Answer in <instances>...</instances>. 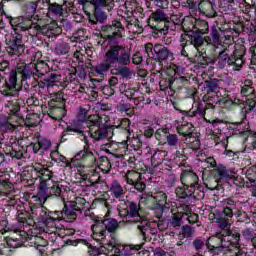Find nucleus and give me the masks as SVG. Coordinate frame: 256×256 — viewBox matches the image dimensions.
Here are the masks:
<instances>
[{
    "label": "nucleus",
    "instance_id": "nucleus-1",
    "mask_svg": "<svg viewBox=\"0 0 256 256\" xmlns=\"http://www.w3.org/2000/svg\"><path fill=\"white\" fill-rule=\"evenodd\" d=\"M123 31H125V27L119 20H113L111 24L101 27L100 37L104 39L102 45H105V41H108L109 46L105 52L104 61L93 67V71L99 77H105L110 71L115 77L131 79L133 77V71L129 68L131 61L134 65L143 63L141 52H136L131 56V51L117 43V39L123 37Z\"/></svg>",
    "mask_w": 256,
    "mask_h": 256
},
{
    "label": "nucleus",
    "instance_id": "nucleus-2",
    "mask_svg": "<svg viewBox=\"0 0 256 256\" xmlns=\"http://www.w3.org/2000/svg\"><path fill=\"white\" fill-rule=\"evenodd\" d=\"M184 27L187 30L182 33L179 38L178 55L191 61V49H195L198 54L195 55L194 61L201 67L209 65L207 52H205V43L210 49H221V28L213 26L209 34V22L200 18H187L184 22Z\"/></svg>",
    "mask_w": 256,
    "mask_h": 256
},
{
    "label": "nucleus",
    "instance_id": "nucleus-3",
    "mask_svg": "<svg viewBox=\"0 0 256 256\" xmlns=\"http://www.w3.org/2000/svg\"><path fill=\"white\" fill-rule=\"evenodd\" d=\"M46 199H41L39 196H32L29 201L30 210L32 215L38 214L39 223H43L45 227L52 229L49 233L51 235L52 243H57L61 237L57 236V231L63 227L61 222L73 223L77 219V213H82L81 208L77 205V202H68L64 204L62 210H50L43 206Z\"/></svg>",
    "mask_w": 256,
    "mask_h": 256
},
{
    "label": "nucleus",
    "instance_id": "nucleus-4",
    "mask_svg": "<svg viewBox=\"0 0 256 256\" xmlns=\"http://www.w3.org/2000/svg\"><path fill=\"white\" fill-rule=\"evenodd\" d=\"M33 72L28 66L18 67L10 71L7 78L4 79V82H0V93L3 97V100L6 101L5 107L9 111V115L13 117H19L22 119L19 113L21 112V107L25 105L23 99H19V93L23 91H29L31 85V77Z\"/></svg>",
    "mask_w": 256,
    "mask_h": 256
},
{
    "label": "nucleus",
    "instance_id": "nucleus-5",
    "mask_svg": "<svg viewBox=\"0 0 256 256\" xmlns=\"http://www.w3.org/2000/svg\"><path fill=\"white\" fill-rule=\"evenodd\" d=\"M120 217L125 219L128 225H137L143 239H147V231L150 229L149 218L143 213L141 205L135 201L122 200L118 208Z\"/></svg>",
    "mask_w": 256,
    "mask_h": 256
},
{
    "label": "nucleus",
    "instance_id": "nucleus-6",
    "mask_svg": "<svg viewBox=\"0 0 256 256\" xmlns=\"http://www.w3.org/2000/svg\"><path fill=\"white\" fill-rule=\"evenodd\" d=\"M51 149V140L39 136L36 142H31L26 146V150L23 146L14 143L6 146L4 153L7 157H11L12 159H27L31 155H40L43 157L45 155V151H49Z\"/></svg>",
    "mask_w": 256,
    "mask_h": 256
},
{
    "label": "nucleus",
    "instance_id": "nucleus-7",
    "mask_svg": "<svg viewBox=\"0 0 256 256\" xmlns=\"http://www.w3.org/2000/svg\"><path fill=\"white\" fill-rule=\"evenodd\" d=\"M50 170L45 168L43 164L36 163L32 166L26 167L21 175L22 183H26V185H35L37 181H39L38 192L33 197H39L40 199H46L47 195L45 191H47V181H49Z\"/></svg>",
    "mask_w": 256,
    "mask_h": 256
},
{
    "label": "nucleus",
    "instance_id": "nucleus-8",
    "mask_svg": "<svg viewBox=\"0 0 256 256\" xmlns=\"http://www.w3.org/2000/svg\"><path fill=\"white\" fill-rule=\"evenodd\" d=\"M77 119L79 123H83V125L88 128L86 132L92 141L97 142L107 139L111 127L106 123H103V119L98 115L89 116L87 109L80 108Z\"/></svg>",
    "mask_w": 256,
    "mask_h": 256
},
{
    "label": "nucleus",
    "instance_id": "nucleus-9",
    "mask_svg": "<svg viewBox=\"0 0 256 256\" xmlns=\"http://www.w3.org/2000/svg\"><path fill=\"white\" fill-rule=\"evenodd\" d=\"M185 69L181 66L172 64L166 69L160 79V89H170L171 91H181L183 87H187L191 83V79L183 76Z\"/></svg>",
    "mask_w": 256,
    "mask_h": 256
},
{
    "label": "nucleus",
    "instance_id": "nucleus-10",
    "mask_svg": "<svg viewBox=\"0 0 256 256\" xmlns=\"http://www.w3.org/2000/svg\"><path fill=\"white\" fill-rule=\"evenodd\" d=\"M48 101L40 106L43 113H47L50 119L61 121L67 115V99L65 94L58 91L47 96ZM48 105V106H47Z\"/></svg>",
    "mask_w": 256,
    "mask_h": 256
},
{
    "label": "nucleus",
    "instance_id": "nucleus-11",
    "mask_svg": "<svg viewBox=\"0 0 256 256\" xmlns=\"http://www.w3.org/2000/svg\"><path fill=\"white\" fill-rule=\"evenodd\" d=\"M145 53L147 55V63L151 61H155V63H159V65H164V67H167L169 63H173L175 61V54L169 47L163 45V44H155L153 43H147L145 45Z\"/></svg>",
    "mask_w": 256,
    "mask_h": 256
},
{
    "label": "nucleus",
    "instance_id": "nucleus-12",
    "mask_svg": "<svg viewBox=\"0 0 256 256\" xmlns=\"http://www.w3.org/2000/svg\"><path fill=\"white\" fill-rule=\"evenodd\" d=\"M94 203H99L103 207L107 209V212L103 218H96L102 227L106 230L109 238L111 239V243L113 245H119V239L117 238V231H119V221L115 218H111V209H113V205L109 203V200L105 198H97Z\"/></svg>",
    "mask_w": 256,
    "mask_h": 256
},
{
    "label": "nucleus",
    "instance_id": "nucleus-13",
    "mask_svg": "<svg viewBox=\"0 0 256 256\" xmlns=\"http://www.w3.org/2000/svg\"><path fill=\"white\" fill-rule=\"evenodd\" d=\"M164 8H158L152 11L147 23L153 30L154 37H161V35H167L169 33V27H173V23L169 22V15L163 10Z\"/></svg>",
    "mask_w": 256,
    "mask_h": 256
},
{
    "label": "nucleus",
    "instance_id": "nucleus-14",
    "mask_svg": "<svg viewBox=\"0 0 256 256\" xmlns=\"http://www.w3.org/2000/svg\"><path fill=\"white\" fill-rule=\"evenodd\" d=\"M212 176L215 181L214 186L206 185L208 189L211 191L215 190L219 191L221 189H229L233 187L232 183H235V175H233V171L231 169H227V167L223 164H219L216 168L212 171Z\"/></svg>",
    "mask_w": 256,
    "mask_h": 256
},
{
    "label": "nucleus",
    "instance_id": "nucleus-15",
    "mask_svg": "<svg viewBox=\"0 0 256 256\" xmlns=\"http://www.w3.org/2000/svg\"><path fill=\"white\" fill-rule=\"evenodd\" d=\"M107 0H89L85 7H82L85 15L88 17L89 23L97 25L107 21V13L101 7H107Z\"/></svg>",
    "mask_w": 256,
    "mask_h": 256
},
{
    "label": "nucleus",
    "instance_id": "nucleus-16",
    "mask_svg": "<svg viewBox=\"0 0 256 256\" xmlns=\"http://www.w3.org/2000/svg\"><path fill=\"white\" fill-rule=\"evenodd\" d=\"M167 198V193L159 191L148 196L145 203L151 211H154L155 217H163V214L171 209V203H173L168 201Z\"/></svg>",
    "mask_w": 256,
    "mask_h": 256
},
{
    "label": "nucleus",
    "instance_id": "nucleus-17",
    "mask_svg": "<svg viewBox=\"0 0 256 256\" xmlns=\"http://www.w3.org/2000/svg\"><path fill=\"white\" fill-rule=\"evenodd\" d=\"M72 163L81 172L97 168V158L91 149H89V146H84L83 150L76 153L72 158Z\"/></svg>",
    "mask_w": 256,
    "mask_h": 256
},
{
    "label": "nucleus",
    "instance_id": "nucleus-18",
    "mask_svg": "<svg viewBox=\"0 0 256 256\" xmlns=\"http://www.w3.org/2000/svg\"><path fill=\"white\" fill-rule=\"evenodd\" d=\"M199 102L192 107L189 111H186V117H200V119H204L206 123H210L213 127H217V125L223 123V120L216 118V119H207L205 115H207L208 109L215 111L216 106L212 102Z\"/></svg>",
    "mask_w": 256,
    "mask_h": 256
},
{
    "label": "nucleus",
    "instance_id": "nucleus-19",
    "mask_svg": "<svg viewBox=\"0 0 256 256\" xmlns=\"http://www.w3.org/2000/svg\"><path fill=\"white\" fill-rule=\"evenodd\" d=\"M92 239L101 245L106 251H113L119 244H113L111 238L107 237V230L99 223L97 219L94 220V224L91 226Z\"/></svg>",
    "mask_w": 256,
    "mask_h": 256
},
{
    "label": "nucleus",
    "instance_id": "nucleus-20",
    "mask_svg": "<svg viewBox=\"0 0 256 256\" xmlns=\"http://www.w3.org/2000/svg\"><path fill=\"white\" fill-rule=\"evenodd\" d=\"M170 219L168 222L169 227H173V229H179L181 225H183V219H185V215H189L191 213V206L187 204H179L177 202L171 203L170 206Z\"/></svg>",
    "mask_w": 256,
    "mask_h": 256
},
{
    "label": "nucleus",
    "instance_id": "nucleus-21",
    "mask_svg": "<svg viewBox=\"0 0 256 256\" xmlns=\"http://www.w3.org/2000/svg\"><path fill=\"white\" fill-rule=\"evenodd\" d=\"M6 51L10 57H21L25 53V43H23V34L12 33L5 40Z\"/></svg>",
    "mask_w": 256,
    "mask_h": 256
},
{
    "label": "nucleus",
    "instance_id": "nucleus-22",
    "mask_svg": "<svg viewBox=\"0 0 256 256\" xmlns=\"http://www.w3.org/2000/svg\"><path fill=\"white\" fill-rule=\"evenodd\" d=\"M241 96L246 97V100H243L245 105L244 112L246 114L251 113L256 106V94L255 88L253 87V80L246 79L241 86Z\"/></svg>",
    "mask_w": 256,
    "mask_h": 256
},
{
    "label": "nucleus",
    "instance_id": "nucleus-23",
    "mask_svg": "<svg viewBox=\"0 0 256 256\" xmlns=\"http://www.w3.org/2000/svg\"><path fill=\"white\" fill-rule=\"evenodd\" d=\"M14 193L15 186H13L10 179L4 178L0 181V205H4L5 207L14 205L16 203L15 198H13Z\"/></svg>",
    "mask_w": 256,
    "mask_h": 256
},
{
    "label": "nucleus",
    "instance_id": "nucleus-24",
    "mask_svg": "<svg viewBox=\"0 0 256 256\" xmlns=\"http://www.w3.org/2000/svg\"><path fill=\"white\" fill-rule=\"evenodd\" d=\"M48 3V8H47V17H67L73 11L74 6L73 2H67V0H64L63 5L54 2L51 3V0H46Z\"/></svg>",
    "mask_w": 256,
    "mask_h": 256
},
{
    "label": "nucleus",
    "instance_id": "nucleus-25",
    "mask_svg": "<svg viewBox=\"0 0 256 256\" xmlns=\"http://www.w3.org/2000/svg\"><path fill=\"white\" fill-rule=\"evenodd\" d=\"M125 180L128 185H131V193H143L144 189L147 188L145 182H143V176L141 173L130 170L125 174Z\"/></svg>",
    "mask_w": 256,
    "mask_h": 256
},
{
    "label": "nucleus",
    "instance_id": "nucleus-26",
    "mask_svg": "<svg viewBox=\"0 0 256 256\" xmlns=\"http://www.w3.org/2000/svg\"><path fill=\"white\" fill-rule=\"evenodd\" d=\"M214 105L217 107V105H221L222 107H226L229 111H233L235 107H239V105H245V102L239 98H237V95L231 91H225L222 98H215Z\"/></svg>",
    "mask_w": 256,
    "mask_h": 256
},
{
    "label": "nucleus",
    "instance_id": "nucleus-27",
    "mask_svg": "<svg viewBox=\"0 0 256 256\" xmlns=\"http://www.w3.org/2000/svg\"><path fill=\"white\" fill-rule=\"evenodd\" d=\"M218 237H222L226 247H241L239 245V241H241V231L239 228L233 229H221V231L217 232Z\"/></svg>",
    "mask_w": 256,
    "mask_h": 256
},
{
    "label": "nucleus",
    "instance_id": "nucleus-28",
    "mask_svg": "<svg viewBox=\"0 0 256 256\" xmlns=\"http://www.w3.org/2000/svg\"><path fill=\"white\" fill-rule=\"evenodd\" d=\"M219 85H221L219 79L206 80L204 87L206 94L202 97V101L210 102L215 105V101L219 97Z\"/></svg>",
    "mask_w": 256,
    "mask_h": 256
},
{
    "label": "nucleus",
    "instance_id": "nucleus-29",
    "mask_svg": "<svg viewBox=\"0 0 256 256\" xmlns=\"http://www.w3.org/2000/svg\"><path fill=\"white\" fill-rule=\"evenodd\" d=\"M70 135H74L75 137H78L80 141H83L85 143L84 147H89L91 145V142L89 141V136H87V131H83L79 127L75 126H67L66 129L63 130L60 138V143H65V141H68Z\"/></svg>",
    "mask_w": 256,
    "mask_h": 256
},
{
    "label": "nucleus",
    "instance_id": "nucleus-30",
    "mask_svg": "<svg viewBox=\"0 0 256 256\" xmlns=\"http://www.w3.org/2000/svg\"><path fill=\"white\" fill-rule=\"evenodd\" d=\"M29 239H31V237H29L27 231L16 228L11 237L7 240V245L12 249H19V247H23Z\"/></svg>",
    "mask_w": 256,
    "mask_h": 256
},
{
    "label": "nucleus",
    "instance_id": "nucleus-31",
    "mask_svg": "<svg viewBox=\"0 0 256 256\" xmlns=\"http://www.w3.org/2000/svg\"><path fill=\"white\" fill-rule=\"evenodd\" d=\"M198 12L204 17L213 19V17H217V4L213 0H201L198 3Z\"/></svg>",
    "mask_w": 256,
    "mask_h": 256
},
{
    "label": "nucleus",
    "instance_id": "nucleus-32",
    "mask_svg": "<svg viewBox=\"0 0 256 256\" xmlns=\"http://www.w3.org/2000/svg\"><path fill=\"white\" fill-rule=\"evenodd\" d=\"M144 245L145 243L126 244L122 247V250H119V252L124 256H148L149 251L143 248Z\"/></svg>",
    "mask_w": 256,
    "mask_h": 256
},
{
    "label": "nucleus",
    "instance_id": "nucleus-33",
    "mask_svg": "<svg viewBox=\"0 0 256 256\" xmlns=\"http://www.w3.org/2000/svg\"><path fill=\"white\" fill-rule=\"evenodd\" d=\"M65 245H72V247H77V245H85L88 248V253L90 256H99L103 255V247L97 248L96 246L91 245L86 239H68L64 240Z\"/></svg>",
    "mask_w": 256,
    "mask_h": 256
},
{
    "label": "nucleus",
    "instance_id": "nucleus-34",
    "mask_svg": "<svg viewBox=\"0 0 256 256\" xmlns=\"http://www.w3.org/2000/svg\"><path fill=\"white\" fill-rule=\"evenodd\" d=\"M85 79L87 77V73L85 70L81 68L71 67L67 71L66 79L63 80L62 89H67L71 83L77 81V78Z\"/></svg>",
    "mask_w": 256,
    "mask_h": 256
},
{
    "label": "nucleus",
    "instance_id": "nucleus-35",
    "mask_svg": "<svg viewBox=\"0 0 256 256\" xmlns=\"http://www.w3.org/2000/svg\"><path fill=\"white\" fill-rule=\"evenodd\" d=\"M82 179L85 181L88 187H96L98 183H101V174L97 171V168H90L81 172Z\"/></svg>",
    "mask_w": 256,
    "mask_h": 256
},
{
    "label": "nucleus",
    "instance_id": "nucleus-36",
    "mask_svg": "<svg viewBox=\"0 0 256 256\" xmlns=\"http://www.w3.org/2000/svg\"><path fill=\"white\" fill-rule=\"evenodd\" d=\"M18 67H29L30 71L32 72V76L30 77V80L36 79V77H38V79H39V78L45 76V74L48 73V71H49V65L47 63H45L44 61H39L36 64L32 65V67H34L36 73L33 72V68L31 67V65L18 64L15 69H17Z\"/></svg>",
    "mask_w": 256,
    "mask_h": 256
},
{
    "label": "nucleus",
    "instance_id": "nucleus-37",
    "mask_svg": "<svg viewBox=\"0 0 256 256\" xmlns=\"http://www.w3.org/2000/svg\"><path fill=\"white\" fill-rule=\"evenodd\" d=\"M49 177V180H46V200L49 199V197H61L63 188L59 186V183L53 181V172H51V170Z\"/></svg>",
    "mask_w": 256,
    "mask_h": 256
},
{
    "label": "nucleus",
    "instance_id": "nucleus-38",
    "mask_svg": "<svg viewBox=\"0 0 256 256\" xmlns=\"http://www.w3.org/2000/svg\"><path fill=\"white\" fill-rule=\"evenodd\" d=\"M245 48L235 49L231 55L230 66L234 71H241L243 69V63H245Z\"/></svg>",
    "mask_w": 256,
    "mask_h": 256
},
{
    "label": "nucleus",
    "instance_id": "nucleus-39",
    "mask_svg": "<svg viewBox=\"0 0 256 256\" xmlns=\"http://www.w3.org/2000/svg\"><path fill=\"white\" fill-rule=\"evenodd\" d=\"M37 2H28L22 6V13L25 20L27 21H41L39 15H35L37 13Z\"/></svg>",
    "mask_w": 256,
    "mask_h": 256
},
{
    "label": "nucleus",
    "instance_id": "nucleus-40",
    "mask_svg": "<svg viewBox=\"0 0 256 256\" xmlns=\"http://www.w3.org/2000/svg\"><path fill=\"white\" fill-rule=\"evenodd\" d=\"M61 33H63V29L56 22L42 25V35L48 37L51 41H55Z\"/></svg>",
    "mask_w": 256,
    "mask_h": 256
},
{
    "label": "nucleus",
    "instance_id": "nucleus-41",
    "mask_svg": "<svg viewBox=\"0 0 256 256\" xmlns=\"http://www.w3.org/2000/svg\"><path fill=\"white\" fill-rule=\"evenodd\" d=\"M180 181L184 187L191 189L194 185H197L199 176L193 170H183L180 175Z\"/></svg>",
    "mask_w": 256,
    "mask_h": 256
},
{
    "label": "nucleus",
    "instance_id": "nucleus-42",
    "mask_svg": "<svg viewBox=\"0 0 256 256\" xmlns=\"http://www.w3.org/2000/svg\"><path fill=\"white\" fill-rule=\"evenodd\" d=\"M226 127L228 131H232V135H238V137H243L247 129H251L249 123H246L245 121L226 122Z\"/></svg>",
    "mask_w": 256,
    "mask_h": 256
},
{
    "label": "nucleus",
    "instance_id": "nucleus-43",
    "mask_svg": "<svg viewBox=\"0 0 256 256\" xmlns=\"http://www.w3.org/2000/svg\"><path fill=\"white\" fill-rule=\"evenodd\" d=\"M110 129L108 130L112 132V135H115V129H120L122 133H125L127 137L131 135V120L129 118H120L117 121V124L114 126H109Z\"/></svg>",
    "mask_w": 256,
    "mask_h": 256
},
{
    "label": "nucleus",
    "instance_id": "nucleus-44",
    "mask_svg": "<svg viewBox=\"0 0 256 256\" xmlns=\"http://www.w3.org/2000/svg\"><path fill=\"white\" fill-rule=\"evenodd\" d=\"M16 219L22 227H33L35 225V220L31 213L26 210H18L16 214Z\"/></svg>",
    "mask_w": 256,
    "mask_h": 256
},
{
    "label": "nucleus",
    "instance_id": "nucleus-45",
    "mask_svg": "<svg viewBox=\"0 0 256 256\" xmlns=\"http://www.w3.org/2000/svg\"><path fill=\"white\" fill-rule=\"evenodd\" d=\"M22 31H28V35L39 39V35H43V25L39 24V21H27L26 26Z\"/></svg>",
    "mask_w": 256,
    "mask_h": 256
},
{
    "label": "nucleus",
    "instance_id": "nucleus-46",
    "mask_svg": "<svg viewBox=\"0 0 256 256\" xmlns=\"http://www.w3.org/2000/svg\"><path fill=\"white\" fill-rule=\"evenodd\" d=\"M242 139L246 149H249V151L256 150V132L255 131L251 130V128H248L244 132Z\"/></svg>",
    "mask_w": 256,
    "mask_h": 256
},
{
    "label": "nucleus",
    "instance_id": "nucleus-47",
    "mask_svg": "<svg viewBox=\"0 0 256 256\" xmlns=\"http://www.w3.org/2000/svg\"><path fill=\"white\" fill-rule=\"evenodd\" d=\"M51 161L60 165V167H73V160H67V157L59 153V150H54L50 153Z\"/></svg>",
    "mask_w": 256,
    "mask_h": 256
},
{
    "label": "nucleus",
    "instance_id": "nucleus-48",
    "mask_svg": "<svg viewBox=\"0 0 256 256\" xmlns=\"http://www.w3.org/2000/svg\"><path fill=\"white\" fill-rule=\"evenodd\" d=\"M7 18L10 21V25L12 27V29H14V33H19V31H23L24 29H27V20L25 19V17L23 16H19V17H9L7 16Z\"/></svg>",
    "mask_w": 256,
    "mask_h": 256
},
{
    "label": "nucleus",
    "instance_id": "nucleus-49",
    "mask_svg": "<svg viewBox=\"0 0 256 256\" xmlns=\"http://www.w3.org/2000/svg\"><path fill=\"white\" fill-rule=\"evenodd\" d=\"M229 50L225 48V46L220 47L219 49L214 50V48L210 49V55H218V62L225 65L226 63L230 65L231 55L227 53Z\"/></svg>",
    "mask_w": 256,
    "mask_h": 256
},
{
    "label": "nucleus",
    "instance_id": "nucleus-50",
    "mask_svg": "<svg viewBox=\"0 0 256 256\" xmlns=\"http://www.w3.org/2000/svg\"><path fill=\"white\" fill-rule=\"evenodd\" d=\"M118 113H121L122 115H126V117H133L135 115V108L131 103L125 102L124 100H121L116 107Z\"/></svg>",
    "mask_w": 256,
    "mask_h": 256
},
{
    "label": "nucleus",
    "instance_id": "nucleus-51",
    "mask_svg": "<svg viewBox=\"0 0 256 256\" xmlns=\"http://www.w3.org/2000/svg\"><path fill=\"white\" fill-rule=\"evenodd\" d=\"M206 246L209 251H213L220 247H227V244L224 242L223 237H219L216 232V236H212L207 240Z\"/></svg>",
    "mask_w": 256,
    "mask_h": 256
},
{
    "label": "nucleus",
    "instance_id": "nucleus-52",
    "mask_svg": "<svg viewBox=\"0 0 256 256\" xmlns=\"http://www.w3.org/2000/svg\"><path fill=\"white\" fill-rule=\"evenodd\" d=\"M109 193L113 199H121L125 195V190H123V186L119 181L114 180L110 184Z\"/></svg>",
    "mask_w": 256,
    "mask_h": 256
},
{
    "label": "nucleus",
    "instance_id": "nucleus-53",
    "mask_svg": "<svg viewBox=\"0 0 256 256\" xmlns=\"http://www.w3.org/2000/svg\"><path fill=\"white\" fill-rule=\"evenodd\" d=\"M168 152L166 150H155L151 155L150 162L152 167H159L165 158L167 157Z\"/></svg>",
    "mask_w": 256,
    "mask_h": 256
},
{
    "label": "nucleus",
    "instance_id": "nucleus-54",
    "mask_svg": "<svg viewBox=\"0 0 256 256\" xmlns=\"http://www.w3.org/2000/svg\"><path fill=\"white\" fill-rule=\"evenodd\" d=\"M187 155L189 154L184 149L182 151L177 150L173 158V163L178 167H187V159H189Z\"/></svg>",
    "mask_w": 256,
    "mask_h": 256
},
{
    "label": "nucleus",
    "instance_id": "nucleus-55",
    "mask_svg": "<svg viewBox=\"0 0 256 256\" xmlns=\"http://www.w3.org/2000/svg\"><path fill=\"white\" fill-rule=\"evenodd\" d=\"M188 143L186 144V147L183 148L184 153H197L199 151V148L201 147V141L198 138H195L191 136V138H188Z\"/></svg>",
    "mask_w": 256,
    "mask_h": 256
},
{
    "label": "nucleus",
    "instance_id": "nucleus-56",
    "mask_svg": "<svg viewBox=\"0 0 256 256\" xmlns=\"http://www.w3.org/2000/svg\"><path fill=\"white\" fill-rule=\"evenodd\" d=\"M187 19H195V17L186 16L183 20L177 15H172L171 17H169V23H172V26H169L170 31H173V29H175V25H182V33H185L187 31L185 28V21H187Z\"/></svg>",
    "mask_w": 256,
    "mask_h": 256
},
{
    "label": "nucleus",
    "instance_id": "nucleus-57",
    "mask_svg": "<svg viewBox=\"0 0 256 256\" xmlns=\"http://www.w3.org/2000/svg\"><path fill=\"white\" fill-rule=\"evenodd\" d=\"M96 167H98V169L102 171L104 175H107L108 173H111V168L113 167V164L107 156H101L99 158V163L96 164Z\"/></svg>",
    "mask_w": 256,
    "mask_h": 256
},
{
    "label": "nucleus",
    "instance_id": "nucleus-58",
    "mask_svg": "<svg viewBox=\"0 0 256 256\" xmlns=\"http://www.w3.org/2000/svg\"><path fill=\"white\" fill-rule=\"evenodd\" d=\"M48 81L50 83V86L51 87H55V85L57 87H59V85L61 87H63V76H61V74L57 73V72H54V71H51L49 74H48Z\"/></svg>",
    "mask_w": 256,
    "mask_h": 256
},
{
    "label": "nucleus",
    "instance_id": "nucleus-59",
    "mask_svg": "<svg viewBox=\"0 0 256 256\" xmlns=\"http://www.w3.org/2000/svg\"><path fill=\"white\" fill-rule=\"evenodd\" d=\"M177 133L186 137V139H191L193 137V125L190 123L183 124L177 127Z\"/></svg>",
    "mask_w": 256,
    "mask_h": 256
},
{
    "label": "nucleus",
    "instance_id": "nucleus-60",
    "mask_svg": "<svg viewBox=\"0 0 256 256\" xmlns=\"http://www.w3.org/2000/svg\"><path fill=\"white\" fill-rule=\"evenodd\" d=\"M190 193L191 197H194V199H201L205 197V188L198 181L196 185L190 188Z\"/></svg>",
    "mask_w": 256,
    "mask_h": 256
},
{
    "label": "nucleus",
    "instance_id": "nucleus-61",
    "mask_svg": "<svg viewBox=\"0 0 256 256\" xmlns=\"http://www.w3.org/2000/svg\"><path fill=\"white\" fill-rule=\"evenodd\" d=\"M69 51H71V46L67 42H59L54 48L56 55H68Z\"/></svg>",
    "mask_w": 256,
    "mask_h": 256
},
{
    "label": "nucleus",
    "instance_id": "nucleus-62",
    "mask_svg": "<svg viewBox=\"0 0 256 256\" xmlns=\"http://www.w3.org/2000/svg\"><path fill=\"white\" fill-rule=\"evenodd\" d=\"M175 194L176 197L181 200V199H189L191 197V190L190 188H187L186 186H178L175 189Z\"/></svg>",
    "mask_w": 256,
    "mask_h": 256
},
{
    "label": "nucleus",
    "instance_id": "nucleus-63",
    "mask_svg": "<svg viewBox=\"0 0 256 256\" xmlns=\"http://www.w3.org/2000/svg\"><path fill=\"white\" fill-rule=\"evenodd\" d=\"M167 135H169L168 128H159L154 133V137H155L156 141H159V145H161V143H163V144L165 143V141L167 139Z\"/></svg>",
    "mask_w": 256,
    "mask_h": 256
},
{
    "label": "nucleus",
    "instance_id": "nucleus-64",
    "mask_svg": "<svg viewBox=\"0 0 256 256\" xmlns=\"http://www.w3.org/2000/svg\"><path fill=\"white\" fill-rule=\"evenodd\" d=\"M224 256H245V251L241 249V246H231L226 252Z\"/></svg>",
    "mask_w": 256,
    "mask_h": 256
}]
</instances>
